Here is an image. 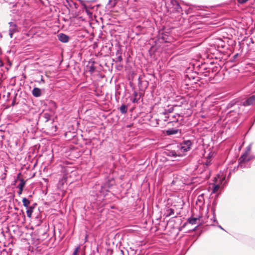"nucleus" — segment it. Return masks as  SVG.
Masks as SVG:
<instances>
[{
	"label": "nucleus",
	"mask_w": 255,
	"mask_h": 255,
	"mask_svg": "<svg viewBox=\"0 0 255 255\" xmlns=\"http://www.w3.org/2000/svg\"><path fill=\"white\" fill-rule=\"evenodd\" d=\"M171 2H174L175 3L176 8L177 9H178L179 8H181V7L180 6V5H179V3L176 0H171Z\"/></svg>",
	"instance_id": "nucleus-22"
},
{
	"label": "nucleus",
	"mask_w": 255,
	"mask_h": 255,
	"mask_svg": "<svg viewBox=\"0 0 255 255\" xmlns=\"http://www.w3.org/2000/svg\"><path fill=\"white\" fill-rule=\"evenodd\" d=\"M227 181L226 180V174L221 173L215 177L213 183L210 184L208 191L212 190V191H218V190H223L224 187L226 185Z\"/></svg>",
	"instance_id": "nucleus-1"
},
{
	"label": "nucleus",
	"mask_w": 255,
	"mask_h": 255,
	"mask_svg": "<svg viewBox=\"0 0 255 255\" xmlns=\"http://www.w3.org/2000/svg\"><path fill=\"white\" fill-rule=\"evenodd\" d=\"M133 96L134 98L132 100V103H138V100L139 99V98H137V96H138L137 92L134 91L133 93Z\"/></svg>",
	"instance_id": "nucleus-15"
},
{
	"label": "nucleus",
	"mask_w": 255,
	"mask_h": 255,
	"mask_svg": "<svg viewBox=\"0 0 255 255\" xmlns=\"http://www.w3.org/2000/svg\"><path fill=\"white\" fill-rule=\"evenodd\" d=\"M41 81L42 82H43V83L44 82V80H43V79H42V78L41 79Z\"/></svg>",
	"instance_id": "nucleus-30"
},
{
	"label": "nucleus",
	"mask_w": 255,
	"mask_h": 255,
	"mask_svg": "<svg viewBox=\"0 0 255 255\" xmlns=\"http://www.w3.org/2000/svg\"><path fill=\"white\" fill-rule=\"evenodd\" d=\"M37 204L36 203H35L33 206L32 207H34V208L35 207V206Z\"/></svg>",
	"instance_id": "nucleus-29"
},
{
	"label": "nucleus",
	"mask_w": 255,
	"mask_h": 255,
	"mask_svg": "<svg viewBox=\"0 0 255 255\" xmlns=\"http://www.w3.org/2000/svg\"><path fill=\"white\" fill-rule=\"evenodd\" d=\"M173 111H174V108L172 107L169 108L167 110H165V111L164 113H163V114L165 116H167L166 115H167L168 113H171L173 112Z\"/></svg>",
	"instance_id": "nucleus-18"
},
{
	"label": "nucleus",
	"mask_w": 255,
	"mask_h": 255,
	"mask_svg": "<svg viewBox=\"0 0 255 255\" xmlns=\"http://www.w3.org/2000/svg\"><path fill=\"white\" fill-rule=\"evenodd\" d=\"M18 193H19V194H21L22 193V192H18Z\"/></svg>",
	"instance_id": "nucleus-32"
},
{
	"label": "nucleus",
	"mask_w": 255,
	"mask_h": 255,
	"mask_svg": "<svg viewBox=\"0 0 255 255\" xmlns=\"http://www.w3.org/2000/svg\"><path fill=\"white\" fill-rule=\"evenodd\" d=\"M164 215L166 217H169L171 216L174 215V210L170 208H166Z\"/></svg>",
	"instance_id": "nucleus-9"
},
{
	"label": "nucleus",
	"mask_w": 255,
	"mask_h": 255,
	"mask_svg": "<svg viewBox=\"0 0 255 255\" xmlns=\"http://www.w3.org/2000/svg\"><path fill=\"white\" fill-rule=\"evenodd\" d=\"M32 94L34 97H39L41 95V90L38 88H34L32 91Z\"/></svg>",
	"instance_id": "nucleus-8"
},
{
	"label": "nucleus",
	"mask_w": 255,
	"mask_h": 255,
	"mask_svg": "<svg viewBox=\"0 0 255 255\" xmlns=\"http://www.w3.org/2000/svg\"><path fill=\"white\" fill-rule=\"evenodd\" d=\"M22 201L24 207H25L26 208H28V207H29L30 202L27 198L25 197L23 198Z\"/></svg>",
	"instance_id": "nucleus-17"
},
{
	"label": "nucleus",
	"mask_w": 255,
	"mask_h": 255,
	"mask_svg": "<svg viewBox=\"0 0 255 255\" xmlns=\"http://www.w3.org/2000/svg\"><path fill=\"white\" fill-rule=\"evenodd\" d=\"M25 181L23 179H20L17 184V187L19 189V191H22L23 187L25 186Z\"/></svg>",
	"instance_id": "nucleus-10"
},
{
	"label": "nucleus",
	"mask_w": 255,
	"mask_h": 255,
	"mask_svg": "<svg viewBox=\"0 0 255 255\" xmlns=\"http://www.w3.org/2000/svg\"><path fill=\"white\" fill-rule=\"evenodd\" d=\"M80 249V246L76 247L73 252V255H78V252Z\"/></svg>",
	"instance_id": "nucleus-21"
},
{
	"label": "nucleus",
	"mask_w": 255,
	"mask_h": 255,
	"mask_svg": "<svg viewBox=\"0 0 255 255\" xmlns=\"http://www.w3.org/2000/svg\"><path fill=\"white\" fill-rule=\"evenodd\" d=\"M34 207L29 206L28 208H26V214L27 216L29 218L31 217V215L32 212L33 211Z\"/></svg>",
	"instance_id": "nucleus-13"
},
{
	"label": "nucleus",
	"mask_w": 255,
	"mask_h": 255,
	"mask_svg": "<svg viewBox=\"0 0 255 255\" xmlns=\"http://www.w3.org/2000/svg\"><path fill=\"white\" fill-rule=\"evenodd\" d=\"M219 228H220L222 230H224V229L221 226H218Z\"/></svg>",
	"instance_id": "nucleus-27"
},
{
	"label": "nucleus",
	"mask_w": 255,
	"mask_h": 255,
	"mask_svg": "<svg viewBox=\"0 0 255 255\" xmlns=\"http://www.w3.org/2000/svg\"><path fill=\"white\" fill-rule=\"evenodd\" d=\"M191 145L192 142L190 140L184 141L181 144V149L183 151H187L190 149Z\"/></svg>",
	"instance_id": "nucleus-5"
},
{
	"label": "nucleus",
	"mask_w": 255,
	"mask_h": 255,
	"mask_svg": "<svg viewBox=\"0 0 255 255\" xmlns=\"http://www.w3.org/2000/svg\"><path fill=\"white\" fill-rule=\"evenodd\" d=\"M122 53L120 50H118L116 52V55L118 56L117 58L116 62H121L123 60V58L121 55Z\"/></svg>",
	"instance_id": "nucleus-14"
},
{
	"label": "nucleus",
	"mask_w": 255,
	"mask_h": 255,
	"mask_svg": "<svg viewBox=\"0 0 255 255\" xmlns=\"http://www.w3.org/2000/svg\"><path fill=\"white\" fill-rule=\"evenodd\" d=\"M65 179H62V180H61V182H62V183H63V182H65Z\"/></svg>",
	"instance_id": "nucleus-28"
},
{
	"label": "nucleus",
	"mask_w": 255,
	"mask_h": 255,
	"mask_svg": "<svg viewBox=\"0 0 255 255\" xmlns=\"http://www.w3.org/2000/svg\"><path fill=\"white\" fill-rule=\"evenodd\" d=\"M95 68L93 67H91L90 71L91 72H93L94 71Z\"/></svg>",
	"instance_id": "nucleus-26"
},
{
	"label": "nucleus",
	"mask_w": 255,
	"mask_h": 255,
	"mask_svg": "<svg viewBox=\"0 0 255 255\" xmlns=\"http://www.w3.org/2000/svg\"><path fill=\"white\" fill-rule=\"evenodd\" d=\"M201 217V216H199L198 217H193V218L191 217L188 219V221L189 223H190V224L194 225L196 223V222L198 220H200Z\"/></svg>",
	"instance_id": "nucleus-11"
},
{
	"label": "nucleus",
	"mask_w": 255,
	"mask_h": 255,
	"mask_svg": "<svg viewBox=\"0 0 255 255\" xmlns=\"http://www.w3.org/2000/svg\"><path fill=\"white\" fill-rule=\"evenodd\" d=\"M252 145L250 144L246 148V151L244 154H243L242 156L240 158V163L242 164V162L248 161L250 160L249 158L248 157L249 154L251 150Z\"/></svg>",
	"instance_id": "nucleus-2"
},
{
	"label": "nucleus",
	"mask_w": 255,
	"mask_h": 255,
	"mask_svg": "<svg viewBox=\"0 0 255 255\" xmlns=\"http://www.w3.org/2000/svg\"><path fill=\"white\" fill-rule=\"evenodd\" d=\"M6 177V173H3L0 175V178L1 179H4Z\"/></svg>",
	"instance_id": "nucleus-25"
},
{
	"label": "nucleus",
	"mask_w": 255,
	"mask_h": 255,
	"mask_svg": "<svg viewBox=\"0 0 255 255\" xmlns=\"http://www.w3.org/2000/svg\"><path fill=\"white\" fill-rule=\"evenodd\" d=\"M138 80L140 81V77L138 78Z\"/></svg>",
	"instance_id": "nucleus-33"
},
{
	"label": "nucleus",
	"mask_w": 255,
	"mask_h": 255,
	"mask_svg": "<svg viewBox=\"0 0 255 255\" xmlns=\"http://www.w3.org/2000/svg\"><path fill=\"white\" fill-rule=\"evenodd\" d=\"M116 0H109L108 4L114 6L116 5Z\"/></svg>",
	"instance_id": "nucleus-20"
},
{
	"label": "nucleus",
	"mask_w": 255,
	"mask_h": 255,
	"mask_svg": "<svg viewBox=\"0 0 255 255\" xmlns=\"http://www.w3.org/2000/svg\"><path fill=\"white\" fill-rule=\"evenodd\" d=\"M248 0H238V1L239 3H240L241 4H243L245 2H246Z\"/></svg>",
	"instance_id": "nucleus-24"
},
{
	"label": "nucleus",
	"mask_w": 255,
	"mask_h": 255,
	"mask_svg": "<svg viewBox=\"0 0 255 255\" xmlns=\"http://www.w3.org/2000/svg\"><path fill=\"white\" fill-rule=\"evenodd\" d=\"M130 126H131V125H128V126H127V127L129 128V127H130Z\"/></svg>",
	"instance_id": "nucleus-31"
},
{
	"label": "nucleus",
	"mask_w": 255,
	"mask_h": 255,
	"mask_svg": "<svg viewBox=\"0 0 255 255\" xmlns=\"http://www.w3.org/2000/svg\"><path fill=\"white\" fill-rule=\"evenodd\" d=\"M203 194H202L201 195H199L198 197V201L199 202H202L203 200Z\"/></svg>",
	"instance_id": "nucleus-23"
},
{
	"label": "nucleus",
	"mask_w": 255,
	"mask_h": 255,
	"mask_svg": "<svg viewBox=\"0 0 255 255\" xmlns=\"http://www.w3.org/2000/svg\"><path fill=\"white\" fill-rule=\"evenodd\" d=\"M255 103V95H253L248 99H247V100L244 102L243 105L244 106H249L253 105L254 103Z\"/></svg>",
	"instance_id": "nucleus-6"
},
{
	"label": "nucleus",
	"mask_w": 255,
	"mask_h": 255,
	"mask_svg": "<svg viewBox=\"0 0 255 255\" xmlns=\"http://www.w3.org/2000/svg\"><path fill=\"white\" fill-rule=\"evenodd\" d=\"M58 39L62 42L66 43L68 42L69 37L66 34L61 33L58 35Z\"/></svg>",
	"instance_id": "nucleus-7"
},
{
	"label": "nucleus",
	"mask_w": 255,
	"mask_h": 255,
	"mask_svg": "<svg viewBox=\"0 0 255 255\" xmlns=\"http://www.w3.org/2000/svg\"><path fill=\"white\" fill-rule=\"evenodd\" d=\"M180 117V114H176L175 115L170 116H165V121H169L168 122L169 124L173 123V122H177L178 121V119Z\"/></svg>",
	"instance_id": "nucleus-4"
},
{
	"label": "nucleus",
	"mask_w": 255,
	"mask_h": 255,
	"mask_svg": "<svg viewBox=\"0 0 255 255\" xmlns=\"http://www.w3.org/2000/svg\"><path fill=\"white\" fill-rule=\"evenodd\" d=\"M178 131V130L176 128H171L167 129L166 131V133L167 135H172V134H176Z\"/></svg>",
	"instance_id": "nucleus-12"
},
{
	"label": "nucleus",
	"mask_w": 255,
	"mask_h": 255,
	"mask_svg": "<svg viewBox=\"0 0 255 255\" xmlns=\"http://www.w3.org/2000/svg\"><path fill=\"white\" fill-rule=\"evenodd\" d=\"M9 35L11 38L12 37L13 34L18 31V27L16 25V24L13 22H9Z\"/></svg>",
	"instance_id": "nucleus-3"
},
{
	"label": "nucleus",
	"mask_w": 255,
	"mask_h": 255,
	"mask_svg": "<svg viewBox=\"0 0 255 255\" xmlns=\"http://www.w3.org/2000/svg\"><path fill=\"white\" fill-rule=\"evenodd\" d=\"M214 222H217V220L216 219H215Z\"/></svg>",
	"instance_id": "nucleus-34"
},
{
	"label": "nucleus",
	"mask_w": 255,
	"mask_h": 255,
	"mask_svg": "<svg viewBox=\"0 0 255 255\" xmlns=\"http://www.w3.org/2000/svg\"><path fill=\"white\" fill-rule=\"evenodd\" d=\"M120 110L122 114H126L128 111V107L125 105H123L120 107Z\"/></svg>",
	"instance_id": "nucleus-16"
},
{
	"label": "nucleus",
	"mask_w": 255,
	"mask_h": 255,
	"mask_svg": "<svg viewBox=\"0 0 255 255\" xmlns=\"http://www.w3.org/2000/svg\"><path fill=\"white\" fill-rule=\"evenodd\" d=\"M115 184V181L112 180H111L110 181V182L109 183H106L105 184V187H108V188H110V186H112L113 185H114Z\"/></svg>",
	"instance_id": "nucleus-19"
}]
</instances>
